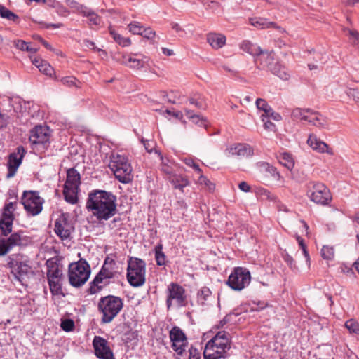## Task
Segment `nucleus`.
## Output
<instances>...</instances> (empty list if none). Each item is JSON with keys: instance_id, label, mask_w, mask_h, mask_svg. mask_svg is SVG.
Returning <instances> with one entry per match:
<instances>
[{"instance_id": "1", "label": "nucleus", "mask_w": 359, "mask_h": 359, "mask_svg": "<svg viewBox=\"0 0 359 359\" xmlns=\"http://www.w3.org/2000/svg\"><path fill=\"white\" fill-rule=\"evenodd\" d=\"M86 207L99 221H107L117 212V197L111 191L94 189L88 194Z\"/></svg>"}, {"instance_id": "2", "label": "nucleus", "mask_w": 359, "mask_h": 359, "mask_svg": "<svg viewBox=\"0 0 359 359\" xmlns=\"http://www.w3.org/2000/svg\"><path fill=\"white\" fill-rule=\"evenodd\" d=\"M123 307L122 298L114 295L101 297L97 302V310L102 323H109L118 316Z\"/></svg>"}, {"instance_id": "3", "label": "nucleus", "mask_w": 359, "mask_h": 359, "mask_svg": "<svg viewBox=\"0 0 359 359\" xmlns=\"http://www.w3.org/2000/svg\"><path fill=\"white\" fill-rule=\"evenodd\" d=\"M109 167L120 182L128 184L132 182L133 175L132 167L127 157L120 154H114L110 158Z\"/></svg>"}, {"instance_id": "4", "label": "nucleus", "mask_w": 359, "mask_h": 359, "mask_svg": "<svg viewBox=\"0 0 359 359\" xmlns=\"http://www.w3.org/2000/svg\"><path fill=\"white\" fill-rule=\"evenodd\" d=\"M90 275V267L83 259L76 262L71 263L68 268L69 284L74 287H80L88 280Z\"/></svg>"}, {"instance_id": "5", "label": "nucleus", "mask_w": 359, "mask_h": 359, "mask_svg": "<svg viewBox=\"0 0 359 359\" xmlns=\"http://www.w3.org/2000/svg\"><path fill=\"white\" fill-rule=\"evenodd\" d=\"M145 262L139 258H130L128 261L127 280L130 285L140 287L145 283Z\"/></svg>"}, {"instance_id": "6", "label": "nucleus", "mask_w": 359, "mask_h": 359, "mask_svg": "<svg viewBox=\"0 0 359 359\" xmlns=\"http://www.w3.org/2000/svg\"><path fill=\"white\" fill-rule=\"evenodd\" d=\"M8 265L11 269V273L20 282L32 273L30 262L27 256L20 254L13 255L10 257Z\"/></svg>"}, {"instance_id": "7", "label": "nucleus", "mask_w": 359, "mask_h": 359, "mask_svg": "<svg viewBox=\"0 0 359 359\" xmlns=\"http://www.w3.org/2000/svg\"><path fill=\"white\" fill-rule=\"evenodd\" d=\"M187 297L185 289L176 283H170L166 290V306L170 309L173 305L184 307L187 305Z\"/></svg>"}, {"instance_id": "8", "label": "nucleus", "mask_w": 359, "mask_h": 359, "mask_svg": "<svg viewBox=\"0 0 359 359\" xmlns=\"http://www.w3.org/2000/svg\"><path fill=\"white\" fill-rule=\"evenodd\" d=\"M308 187L309 189L307 195L313 203L327 205L331 202L332 198L331 193L324 184L312 182L309 184Z\"/></svg>"}, {"instance_id": "9", "label": "nucleus", "mask_w": 359, "mask_h": 359, "mask_svg": "<svg viewBox=\"0 0 359 359\" xmlns=\"http://www.w3.org/2000/svg\"><path fill=\"white\" fill-rule=\"evenodd\" d=\"M43 202L39 192L34 191H25L21 198V203L25 210L32 216H36L42 211Z\"/></svg>"}, {"instance_id": "10", "label": "nucleus", "mask_w": 359, "mask_h": 359, "mask_svg": "<svg viewBox=\"0 0 359 359\" xmlns=\"http://www.w3.org/2000/svg\"><path fill=\"white\" fill-rule=\"evenodd\" d=\"M250 273L246 268L236 267L229 276L226 283L232 290L241 291L250 284Z\"/></svg>"}, {"instance_id": "11", "label": "nucleus", "mask_w": 359, "mask_h": 359, "mask_svg": "<svg viewBox=\"0 0 359 359\" xmlns=\"http://www.w3.org/2000/svg\"><path fill=\"white\" fill-rule=\"evenodd\" d=\"M51 130L46 125H37L30 130L29 137L32 145H42L46 147L50 143Z\"/></svg>"}, {"instance_id": "12", "label": "nucleus", "mask_w": 359, "mask_h": 359, "mask_svg": "<svg viewBox=\"0 0 359 359\" xmlns=\"http://www.w3.org/2000/svg\"><path fill=\"white\" fill-rule=\"evenodd\" d=\"M170 338L172 341V349L179 355H182L185 351L187 345V340L183 331L177 326H175L170 331Z\"/></svg>"}, {"instance_id": "13", "label": "nucleus", "mask_w": 359, "mask_h": 359, "mask_svg": "<svg viewBox=\"0 0 359 359\" xmlns=\"http://www.w3.org/2000/svg\"><path fill=\"white\" fill-rule=\"evenodd\" d=\"M73 230L72 224L65 214L60 215L55 221L54 231L61 240L69 238Z\"/></svg>"}, {"instance_id": "14", "label": "nucleus", "mask_w": 359, "mask_h": 359, "mask_svg": "<svg viewBox=\"0 0 359 359\" xmlns=\"http://www.w3.org/2000/svg\"><path fill=\"white\" fill-rule=\"evenodd\" d=\"M95 355L100 359H115L109 342L102 337L95 336L93 341Z\"/></svg>"}, {"instance_id": "15", "label": "nucleus", "mask_w": 359, "mask_h": 359, "mask_svg": "<svg viewBox=\"0 0 359 359\" xmlns=\"http://www.w3.org/2000/svg\"><path fill=\"white\" fill-rule=\"evenodd\" d=\"M26 154V151L22 146H18L16 152L11 153L8 156L7 167L8 172L7 177L10 178L15 175V172L22 163V160Z\"/></svg>"}, {"instance_id": "16", "label": "nucleus", "mask_w": 359, "mask_h": 359, "mask_svg": "<svg viewBox=\"0 0 359 359\" xmlns=\"http://www.w3.org/2000/svg\"><path fill=\"white\" fill-rule=\"evenodd\" d=\"M225 152L227 156H237L240 158H248L254 154V150L251 146L241 143L232 145L227 148Z\"/></svg>"}, {"instance_id": "17", "label": "nucleus", "mask_w": 359, "mask_h": 359, "mask_svg": "<svg viewBox=\"0 0 359 359\" xmlns=\"http://www.w3.org/2000/svg\"><path fill=\"white\" fill-rule=\"evenodd\" d=\"M206 344L229 351L231 348L229 334L225 331H219Z\"/></svg>"}, {"instance_id": "18", "label": "nucleus", "mask_w": 359, "mask_h": 359, "mask_svg": "<svg viewBox=\"0 0 359 359\" xmlns=\"http://www.w3.org/2000/svg\"><path fill=\"white\" fill-rule=\"evenodd\" d=\"M156 153L158 154L161 161L160 164V170L164 175V178L168 180L175 173L177 164L169 158H164L159 151H156Z\"/></svg>"}, {"instance_id": "19", "label": "nucleus", "mask_w": 359, "mask_h": 359, "mask_svg": "<svg viewBox=\"0 0 359 359\" xmlns=\"http://www.w3.org/2000/svg\"><path fill=\"white\" fill-rule=\"evenodd\" d=\"M256 63H259L262 66L261 68H267L269 71L271 70V67L276 65L277 60H275V53L273 50L266 51L262 50V53L255 58Z\"/></svg>"}, {"instance_id": "20", "label": "nucleus", "mask_w": 359, "mask_h": 359, "mask_svg": "<svg viewBox=\"0 0 359 359\" xmlns=\"http://www.w3.org/2000/svg\"><path fill=\"white\" fill-rule=\"evenodd\" d=\"M228 355V351L208 344L203 351L204 359H226Z\"/></svg>"}, {"instance_id": "21", "label": "nucleus", "mask_w": 359, "mask_h": 359, "mask_svg": "<svg viewBox=\"0 0 359 359\" xmlns=\"http://www.w3.org/2000/svg\"><path fill=\"white\" fill-rule=\"evenodd\" d=\"M137 56V54L133 55H126L123 56V62L130 67L133 69H140L146 67L149 62V58L146 56H142L141 58L135 57Z\"/></svg>"}, {"instance_id": "22", "label": "nucleus", "mask_w": 359, "mask_h": 359, "mask_svg": "<svg viewBox=\"0 0 359 359\" xmlns=\"http://www.w3.org/2000/svg\"><path fill=\"white\" fill-rule=\"evenodd\" d=\"M109 283V280L104 276H100V273L96 275L93 280L90 283V286L87 290L88 293L90 294H95L100 291L104 286Z\"/></svg>"}, {"instance_id": "23", "label": "nucleus", "mask_w": 359, "mask_h": 359, "mask_svg": "<svg viewBox=\"0 0 359 359\" xmlns=\"http://www.w3.org/2000/svg\"><path fill=\"white\" fill-rule=\"evenodd\" d=\"M226 36L222 34L210 33L207 35V41L215 50L222 48L226 43Z\"/></svg>"}, {"instance_id": "24", "label": "nucleus", "mask_w": 359, "mask_h": 359, "mask_svg": "<svg viewBox=\"0 0 359 359\" xmlns=\"http://www.w3.org/2000/svg\"><path fill=\"white\" fill-rule=\"evenodd\" d=\"M81 175L75 168H70L67 172V179L65 183L66 187H79Z\"/></svg>"}, {"instance_id": "25", "label": "nucleus", "mask_w": 359, "mask_h": 359, "mask_svg": "<svg viewBox=\"0 0 359 359\" xmlns=\"http://www.w3.org/2000/svg\"><path fill=\"white\" fill-rule=\"evenodd\" d=\"M308 144L313 149L320 153L327 152L328 145L318 139L315 135H310L308 140Z\"/></svg>"}, {"instance_id": "26", "label": "nucleus", "mask_w": 359, "mask_h": 359, "mask_svg": "<svg viewBox=\"0 0 359 359\" xmlns=\"http://www.w3.org/2000/svg\"><path fill=\"white\" fill-rule=\"evenodd\" d=\"M174 189L183 191L184 187L189 184V181L186 176L178 175L176 172L168 180Z\"/></svg>"}, {"instance_id": "27", "label": "nucleus", "mask_w": 359, "mask_h": 359, "mask_svg": "<svg viewBox=\"0 0 359 359\" xmlns=\"http://www.w3.org/2000/svg\"><path fill=\"white\" fill-rule=\"evenodd\" d=\"M270 72L275 76L280 79L287 81L290 79V74L285 65L281 64L279 61L276 62L274 66L271 67Z\"/></svg>"}, {"instance_id": "28", "label": "nucleus", "mask_w": 359, "mask_h": 359, "mask_svg": "<svg viewBox=\"0 0 359 359\" xmlns=\"http://www.w3.org/2000/svg\"><path fill=\"white\" fill-rule=\"evenodd\" d=\"M239 47L241 50L248 53V54L254 56L255 58L258 56L259 54L262 53V49L257 44L252 43L251 41L248 40L243 41Z\"/></svg>"}, {"instance_id": "29", "label": "nucleus", "mask_w": 359, "mask_h": 359, "mask_svg": "<svg viewBox=\"0 0 359 359\" xmlns=\"http://www.w3.org/2000/svg\"><path fill=\"white\" fill-rule=\"evenodd\" d=\"M250 22L252 26L259 29H266L271 27L276 29H280V27H278L275 22H269L267 19L260 17L250 18Z\"/></svg>"}, {"instance_id": "30", "label": "nucleus", "mask_w": 359, "mask_h": 359, "mask_svg": "<svg viewBox=\"0 0 359 359\" xmlns=\"http://www.w3.org/2000/svg\"><path fill=\"white\" fill-rule=\"evenodd\" d=\"M17 205H18V203L16 201H13V202L11 201V202L6 203L2 209L1 219H9V220L14 219L15 216H14L13 212L16 210Z\"/></svg>"}, {"instance_id": "31", "label": "nucleus", "mask_w": 359, "mask_h": 359, "mask_svg": "<svg viewBox=\"0 0 359 359\" xmlns=\"http://www.w3.org/2000/svg\"><path fill=\"white\" fill-rule=\"evenodd\" d=\"M79 188L64 186L63 195L65 201L71 204L77 203V193Z\"/></svg>"}, {"instance_id": "32", "label": "nucleus", "mask_w": 359, "mask_h": 359, "mask_svg": "<svg viewBox=\"0 0 359 359\" xmlns=\"http://www.w3.org/2000/svg\"><path fill=\"white\" fill-rule=\"evenodd\" d=\"M0 16L15 23L20 22V18L18 15L8 9L6 6L0 4Z\"/></svg>"}, {"instance_id": "33", "label": "nucleus", "mask_w": 359, "mask_h": 359, "mask_svg": "<svg viewBox=\"0 0 359 359\" xmlns=\"http://www.w3.org/2000/svg\"><path fill=\"white\" fill-rule=\"evenodd\" d=\"M24 238L21 236L19 233H12L8 239L6 240V243L8 248L11 250L15 246H20L25 245L23 242Z\"/></svg>"}, {"instance_id": "34", "label": "nucleus", "mask_w": 359, "mask_h": 359, "mask_svg": "<svg viewBox=\"0 0 359 359\" xmlns=\"http://www.w3.org/2000/svg\"><path fill=\"white\" fill-rule=\"evenodd\" d=\"M59 81L62 85L68 88H81V82L73 76H63Z\"/></svg>"}, {"instance_id": "35", "label": "nucleus", "mask_w": 359, "mask_h": 359, "mask_svg": "<svg viewBox=\"0 0 359 359\" xmlns=\"http://www.w3.org/2000/svg\"><path fill=\"white\" fill-rule=\"evenodd\" d=\"M155 259L158 266L165 265V255L163 252V246L161 244H158L155 247Z\"/></svg>"}, {"instance_id": "36", "label": "nucleus", "mask_w": 359, "mask_h": 359, "mask_svg": "<svg viewBox=\"0 0 359 359\" xmlns=\"http://www.w3.org/2000/svg\"><path fill=\"white\" fill-rule=\"evenodd\" d=\"M279 162L283 166L290 170L294 168V162L292 156L287 153H283L280 154L279 157Z\"/></svg>"}, {"instance_id": "37", "label": "nucleus", "mask_w": 359, "mask_h": 359, "mask_svg": "<svg viewBox=\"0 0 359 359\" xmlns=\"http://www.w3.org/2000/svg\"><path fill=\"white\" fill-rule=\"evenodd\" d=\"M14 219H4L0 218V230L1 235L6 236L12 231V226Z\"/></svg>"}, {"instance_id": "38", "label": "nucleus", "mask_w": 359, "mask_h": 359, "mask_svg": "<svg viewBox=\"0 0 359 359\" xmlns=\"http://www.w3.org/2000/svg\"><path fill=\"white\" fill-rule=\"evenodd\" d=\"M62 276V271L59 269L57 265H53L50 267L48 266L47 271L48 280L61 279Z\"/></svg>"}, {"instance_id": "39", "label": "nucleus", "mask_w": 359, "mask_h": 359, "mask_svg": "<svg viewBox=\"0 0 359 359\" xmlns=\"http://www.w3.org/2000/svg\"><path fill=\"white\" fill-rule=\"evenodd\" d=\"M189 102L191 105L194 106L196 108L201 110H204L207 107V104L205 102L203 97L200 95L190 97Z\"/></svg>"}, {"instance_id": "40", "label": "nucleus", "mask_w": 359, "mask_h": 359, "mask_svg": "<svg viewBox=\"0 0 359 359\" xmlns=\"http://www.w3.org/2000/svg\"><path fill=\"white\" fill-rule=\"evenodd\" d=\"M186 116L191 119L194 123L198 124L201 123V126H206L205 121L203 117H201L198 114H195L193 111L190 109H184Z\"/></svg>"}, {"instance_id": "41", "label": "nucleus", "mask_w": 359, "mask_h": 359, "mask_svg": "<svg viewBox=\"0 0 359 359\" xmlns=\"http://www.w3.org/2000/svg\"><path fill=\"white\" fill-rule=\"evenodd\" d=\"M60 280L61 279L48 280L50 290L53 295H58L62 294Z\"/></svg>"}, {"instance_id": "42", "label": "nucleus", "mask_w": 359, "mask_h": 359, "mask_svg": "<svg viewBox=\"0 0 359 359\" xmlns=\"http://www.w3.org/2000/svg\"><path fill=\"white\" fill-rule=\"evenodd\" d=\"M344 32L349 37L352 44L359 47V32L355 29L348 28L344 29Z\"/></svg>"}, {"instance_id": "43", "label": "nucleus", "mask_w": 359, "mask_h": 359, "mask_svg": "<svg viewBox=\"0 0 359 359\" xmlns=\"http://www.w3.org/2000/svg\"><path fill=\"white\" fill-rule=\"evenodd\" d=\"M110 34L119 45L125 47L130 45L131 41L129 38H125L121 36L119 34L116 33L114 30H110Z\"/></svg>"}, {"instance_id": "44", "label": "nucleus", "mask_w": 359, "mask_h": 359, "mask_svg": "<svg viewBox=\"0 0 359 359\" xmlns=\"http://www.w3.org/2000/svg\"><path fill=\"white\" fill-rule=\"evenodd\" d=\"M321 256L324 259L332 260L334 257V250L330 245H323L321 249Z\"/></svg>"}, {"instance_id": "45", "label": "nucleus", "mask_w": 359, "mask_h": 359, "mask_svg": "<svg viewBox=\"0 0 359 359\" xmlns=\"http://www.w3.org/2000/svg\"><path fill=\"white\" fill-rule=\"evenodd\" d=\"M212 292L207 287H202L197 293V299L201 304H204L205 302L210 297Z\"/></svg>"}, {"instance_id": "46", "label": "nucleus", "mask_w": 359, "mask_h": 359, "mask_svg": "<svg viewBox=\"0 0 359 359\" xmlns=\"http://www.w3.org/2000/svg\"><path fill=\"white\" fill-rule=\"evenodd\" d=\"M311 125L320 128H325L327 126V121L325 116L318 112Z\"/></svg>"}, {"instance_id": "47", "label": "nucleus", "mask_w": 359, "mask_h": 359, "mask_svg": "<svg viewBox=\"0 0 359 359\" xmlns=\"http://www.w3.org/2000/svg\"><path fill=\"white\" fill-rule=\"evenodd\" d=\"M262 167L264 169V170L266 172H268L274 179H276L277 180H279L280 179V175L277 171V169L275 167H273L266 163H262Z\"/></svg>"}, {"instance_id": "48", "label": "nucleus", "mask_w": 359, "mask_h": 359, "mask_svg": "<svg viewBox=\"0 0 359 359\" xmlns=\"http://www.w3.org/2000/svg\"><path fill=\"white\" fill-rule=\"evenodd\" d=\"M197 182L200 185H204L205 188L210 191H212L215 188V184L210 182L205 176L201 173Z\"/></svg>"}, {"instance_id": "49", "label": "nucleus", "mask_w": 359, "mask_h": 359, "mask_svg": "<svg viewBox=\"0 0 359 359\" xmlns=\"http://www.w3.org/2000/svg\"><path fill=\"white\" fill-rule=\"evenodd\" d=\"M345 327L351 333L359 334V324L353 319H349L345 323Z\"/></svg>"}, {"instance_id": "50", "label": "nucleus", "mask_w": 359, "mask_h": 359, "mask_svg": "<svg viewBox=\"0 0 359 359\" xmlns=\"http://www.w3.org/2000/svg\"><path fill=\"white\" fill-rule=\"evenodd\" d=\"M129 31L133 34H141L142 32L143 31V26L140 25V22L134 21L130 22L128 25Z\"/></svg>"}, {"instance_id": "51", "label": "nucleus", "mask_w": 359, "mask_h": 359, "mask_svg": "<svg viewBox=\"0 0 359 359\" xmlns=\"http://www.w3.org/2000/svg\"><path fill=\"white\" fill-rule=\"evenodd\" d=\"M206 9L212 11H216L219 7V4L214 0H200Z\"/></svg>"}, {"instance_id": "52", "label": "nucleus", "mask_w": 359, "mask_h": 359, "mask_svg": "<svg viewBox=\"0 0 359 359\" xmlns=\"http://www.w3.org/2000/svg\"><path fill=\"white\" fill-rule=\"evenodd\" d=\"M61 328L65 332L72 331L75 327L74 322L72 319H65L61 322Z\"/></svg>"}, {"instance_id": "53", "label": "nucleus", "mask_w": 359, "mask_h": 359, "mask_svg": "<svg viewBox=\"0 0 359 359\" xmlns=\"http://www.w3.org/2000/svg\"><path fill=\"white\" fill-rule=\"evenodd\" d=\"M309 111L307 109L296 108L292 111V117L294 119L304 120V116Z\"/></svg>"}, {"instance_id": "54", "label": "nucleus", "mask_w": 359, "mask_h": 359, "mask_svg": "<svg viewBox=\"0 0 359 359\" xmlns=\"http://www.w3.org/2000/svg\"><path fill=\"white\" fill-rule=\"evenodd\" d=\"M39 69L41 72L48 76H51L53 72V68L45 60L39 65Z\"/></svg>"}, {"instance_id": "55", "label": "nucleus", "mask_w": 359, "mask_h": 359, "mask_svg": "<svg viewBox=\"0 0 359 359\" xmlns=\"http://www.w3.org/2000/svg\"><path fill=\"white\" fill-rule=\"evenodd\" d=\"M86 18H88V23L90 25H98L101 22V18L93 10L90 13V15Z\"/></svg>"}, {"instance_id": "56", "label": "nucleus", "mask_w": 359, "mask_h": 359, "mask_svg": "<svg viewBox=\"0 0 359 359\" xmlns=\"http://www.w3.org/2000/svg\"><path fill=\"white\" fill-rule=\"evenodd\" d=\"M142 32L140 35H142L144 38H146L149 40L152 41L153 42H155V38H156V32L153 31L151 28H144L143 27Z\"/></svg>"}, {"instance_id": "57", "label": "nucleus", "mask_w": 359, "mask_h": 359, "mask_svg": "<svg viewBox=\"0 0 359 359\" xmlns=\"http://www.w3.org/2000/svg\"><path fill=\"white\" fill-rule=\"evenodd\" d=\"M281 255H282L283 259L287 264V265L290 266V268H291V269H295L296 268L295 263H294V261L292 257L290 256L286 252V250H284L282 252Z\"/></svg>"}, {"instance_id": "58", "label": "nucleus", "mask_w": 359, "mask_h": 359, "mask_svg": "<svg viewBox=\"0 0 359 359\" xmlns=\"http://www.w3.org/2000/svg\"><path fill=\"white\" fill-rule=\"evenodd\" d=\"M347 95L352 98L355 102L359 103V90L355 88H348L346 90Z\"/></svg>"}, {"instance_id": "59", "label": "nucleus", "mask_w": 359, "mask_h": 359, "mask_svg": "<svg viewBox=\"0 0 359 359\" xmlns=\"http://www.w3.org/2000/svg\"><path fill=\"white\" fill-rule=\"evenodd\" d=\"M105 265L106 262L102 266L99 273H100V276H104V278H106L107 279L109 280L114 277V273L108 268H107Z\"/></svg>"}, {"instance_id": "60", "label": "nucleus", "mask_w": 359, "mask_h": 359, "mask_svg": "<svg viewBox=\"0 0 359 359\" xmlns=\"http://www.w3.org/2000/svg\"><path fill=\"white\" fill-rule=\"evenodd\" d=\"M309 111L306 113V115L304 116V121H308L310 124H311L316 116L318 111H313L310 109H307Z\"/></svg>"}, {"instance_id": "61", "label": "nucleus", "mask_w": 359, "mask_h": 359, "mask_svg": "<svg viewBox=\"0 0 359 359\" xmlns=\"http://www.w3.org/2000/svg\"><path fill=\"white\" fill-rule=\"evenodd\" d=\"M172 29L178 34L179 36L183 37L185 35V31L177 22H172L170 24Z\"/></svg>"}, {"instance_id": "62", "label": "nucleus", "mask_w": 359, "mask_h": 359, "mask_svg": "<svg viewBox=\"0 0 359 359\" xmlns=\"http://www.w3.org/2000/svg\"><path fill=\"white\" fill-rule=\"evenodd\" d=\"M65 2L67 6L72 9L74 13H77L79 10L80 6L81 5V4H79L75 0H65Z\"/></svg>"}, {"instance_id": "63", "label": "nucleus", "mask_w": 359, "mask_h": 359, "mask_svg": "<svg viewBox=\"0 0 359 359\" xmlns=\"http://www.w3.org/2000/svg\"><path fill=\"white\" fill-rule=\"evenodd\" d=\"M10 117L6 114H0V130L5 129L9 123Z\"/></svg>"}, {"instance_id": "64", "label": "nucleus", "mask_w": 359, "mask_h": 359, "mask_svg": "<svg viewBox=\"0 0 359 359\" xmlns=\"http://www.w3.org/2000/svg\"><path fill=\"white\" fill-rule=\"evenodd\" d=\"M55 8L57 13L61 16L67 17L69 14V11H68V9L65 8L64 6L61 5L60 2L58 3V5Z\"/></svg>"}]
</instances>
